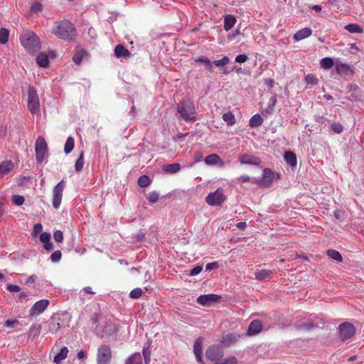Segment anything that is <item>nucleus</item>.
<instances>
[{"instance_id":"nucleus-10","label":"nucleus","mask_w":364,"mask_h":364,"mask_svg":"<svg viewBox=\"0 0 364 364\" xmlns=\"http://www.w3.org/2000/svg\"><path fill=\"white\" fill-rule=\"evenodd\" d=\"M223 350L221 348L213 345L209 346L205 351L206 358L211 361L218 362L223 356Z\"/></svg>"},{"instance_id":"nucleus-29","label":"nucleus","mask_w":364,"mask_h":364,"mask_svg":"<svg viewBox=\"0 0 364 364\" xmlns=\"http://www.w3.org/2000/svg\"><path fill=\"white\" fill-rule=\"evenodd\" d=\"M68 353V349L67 347L64 346L60 348V352L54 357L53 361L56 364H59L62 360H65Z\"/></svg>"},{"instance_id":"nucleus-45","label":"nucleus","mask_w":364,"mask_h":364,"mask_svg":"<svg viewBox=\"0 0 364 364\" xmlns=\"http://www.w3.org/2000/svg\"><path fill=\"white\" fill-rule=\"evenodd\" d=\"M237 360L235 357H230L225 359H220L219 361L214 363V364H237Z\"/></svg>"},{"instance_id":"nucleus-6","label":"nucleus","mask_w":364,"mask_h":364,"mask_svg":"<svg viewBox=\"0 0 364 364\" xmlns=\"http://www.w3.org/2000/svg\"><path fill=\"white\" fill-rule=\"evenodd\" d=\"M339 336L342 341L353 337L355 334L354 326L348 322H344L338 326Z\"/></svg>"},{"instance_id":"nucleus-56","label":"nucleus","mask_w":364,"mask_h":364,"mask_svg":"<svg viewBox=\"0 0 364 364\" xmlns=\"http://www.w3.org/2000/svg\"><path fill=\"white\" fill-rule=\"evenodd\" d=\"M19 324V321L16 319L7 320L5 322V326L8 328H15Z\"/></svg>"},{"instance_id":"nucleus-8","label":"nucleus","mask_w":364,"mask_h":364,"mask_svg":"<svg viewBox=\"0 0 364 364\" xmlns=\"http://www.w3.org/2000/svg\"><path fill=\"white\" fill-rule=\"evenodd\" d=\"M65 188V181L62 180L53 189V206L58 209L61 203L63 192Z\"/></svg>"},{"instance_id":"nucleus-61","label":"nucleus","mask_w":364,"mask_h":364,"mask_svg":"<svg viewBox=\"0 0 364 364\" xmlns=\"http://www.w3.org/2000/svg\"><path fill=\"white\" fill-rule=\"evenodd\" d=\"M219 267L218 263L216 262L208 263L205 266L206 270H211L213 269H216Z\"/></svg>"},{"instance_id":"nucleus-2","label":"nucleus","mask_w":364,"mask_h":364,"mask_svg":"<svg viewBox=\"0 0 364 364\" xmlns=\"http://www.w3.org/2000/svg\"><path fill=\"white\" fill-rule=\"evenodd\" d=\"M21 46L29 53H33L41 48L38 37L31 31L25 30L20 36Z\"/></svg>"},{"instance_id":"nucleus-37","label":"nucleus","mask_w":364,"mask_h":364,"mask_svg":"<svg viewBox=\"0 0 364 364\" xmlns=\"http://www.w3.org/2000/svg\"><path fill=\"white\" fill-rule=\"evenodd\" d=\"M60 328V323L52 318L48 323V329L51 333H56Z\"/></svg>"},{"instance_id":"nucleus-17","label":"nucleus","mask_w":364,"mask_h":364,"mask_svg":"<svg viewBox=\"0 0 364 364\" xmlns=\"http://www.w3.org/2000/svg\"><path fill=\"white\" fill-rule=\"evenodd\" d=\"M239 160L242 164L258 165L260 163L259 158L246 154L240 156Z\"/></svg>"},{"instance_id":"nucleus-50","label":"nucleus","mask_w":364,"mask_h":364,"mask_svg":"<svg viewBox=\"0 0 364 364\" xmlns=\"http://www.w3.org/2000/svg\"><path fill=\"white\" fill-rule=\"evenodd\" d=\"M331 130H333L335 133L340 134L343 132V125L340 123H333L331 126Z\"/></svg>"},{"instance_id":"nucleus-47","label":"nucleus","mask_w":364,"mask_h":364,"mask_svg":"<svg viewBox=\"0 0 364 364\" xmlns=\"http://www.w3.org/2000/svg\"><path fill=\"white\" fill-rule=\"evenodd\" d=\"M24 201H25V198L22 196H20V195L12 196V202L14 204H15L16 205H23Z\"/></svg>"},{"instance_id":"nucleus-60","label":"nucleus","mask_w":364,"mask_h":364,"mask_svg":"<svg viewBox=\"0 0 364 364\" xmlns=\"http://www.w3.org/2000/svg\"><path fill=\"white\" fill-rule=\"evenodd\" d=\"M7 289L11 292H18L21 291V287L16 284H9Z\"/></svg>"},{"instance_id":"nucleus-1","label":"nucleus","mask_w":364,"mask_h":364,"mask_svg":"<svg viewBox=\"0 0 364 364\" xmlns=\"http://www.w3.org/2000/svg\"><path fill=\"white\" fill-rule=\"evenodd\" d=\"M52 33L58 38L67 41H73L77 36L74 24L68 20L55 21Z\"/></svg>"},{"instance_id":"nucleus-41","label":"nucleus","mask_w":364,"mask_h":364,"mask_svg":"<svg viewBox=\"0 0 364 364\" xmlns=\"http://www.w3.org/2000/svg\"><path fill=\"white\" fill-rule=\"evenodd\" d=\"M222 118L228 125H233L235 123V116L230 112L224 113Z\"/></svg>"},{"instance_id":"nucleus-12","label":"nucleus","mask_w":364,"mask_h":364,"mask_svg":"<svg viewBox=\"0 0 364 364\" xmlns=\"http://www.w3.org/2000/svg\"><path fill=\"white\" fill-rule=\"evenodd\" d=\"M274 180V173L269 168H264L261 180L253 178L252 183L264 186H269Z\"/></svg>"},{"instance_id":"nucleus-49","label":"nucleus","mask_w":364,"mask_h":364,"mask_svg":"<svg viewBox=\"0 0 364 364\" xmlns=\"http://www.w3.org/2000/svg\"><path fill=\"white\" fill-rule=\"evenodd\" d=\"M305 81L307 84L311 85H315L318 83V79L312 74L307 75L305 77Z\"/></svg>"},{"instance_id":"nucleus-39","label":"nucleus","mask_w":364,"mask_h":364,"mask_svg":"<svg viewBox=\"0 0 364 364\" xmlns=\"http://www.w3.org/2000/svg\"><path fill=\"white\" fill-rule=\"evenodd\" d=\"M326 254L329 257L335 259L337 262L343 261V257H342V255H341V253L335 250H332V249L328 250L326 252Z\"/></svg>"},{"instance_id":"nucleus-13","label":"nucleus","mask_w":364,"mask_h":364,"mask_svg":"<svg viewBox=\"0 0 364 364\" xmlns=\"http://www.w3.org/2000/svg\"><path fill=\"white\" fill-rule=\"evenodd\" d=\"M50 304L49 300L42 299L36 302L30 309L31 316H38L42 314L48 306Z\"/></svg>"},{"instance_id":"nucleus-15","label":"nucleus","mask_w":364,"mask_h":364,"mask_svg":"<svg viewBox=\"0 0 364 364\" xmlns=\"http://www.w3.org/2000/svg\"><path fill=\"white\" fill-rule=\"evenodd\" d=\"M220 296L217 294H204L197 298V302L203 306H209L212 303L218 301Z\"/></svg>"},{"instance_id":"nucleus-7","label":"nucleus","mask_w":364,"mask_h":364,"mask_svg":"<svg viewBox=\"0 0 364 364\" xmlns=\"http://www.w3.org/2000/svg\"><path fill=\"white\" fill-rule=\"evenodd\" d=\"M225 200V196L220 188L213 193H210L205 198L206 203L212 206L220 205Z\"/></svg>"},{"instance_id":"nucleus-36","label":"nucleus","mask_w":364,"mask_h":364,"mask_svg":"<svg viewBox=\"0 0 364 364\" xmlns=\"http://www.w3.org/2000/svg\"><path fill=\"white\" fill-rule=\"evenodd\" d=\"M220 161V158L215 154H212L205 158V162L208 165H215Z\"/></svg>"},{"instance_id":"nucleus-19","label":"nucleus","mask_w":364,"mask_h":364,"mask_svg":"<svg viewBox=\"0 0 364 364\" xmlns=\"http://www.w3.org/2000/svg\"><path fill=\"white\" fill-rule=\"evenodd\" d=\"M312 33V30L310 28H304L298 31L294 35V38L296 41H300L310 36Z\"/></svg>"},{"instance_id":"nucleus-57","label":"nucleus","mask_w":364,"mask_h":364,"mask_svg":"<svg viewBox=\"0 0 364 364\" xmlns=\"http://www.w3.org/2000/svg\"><path fill=\"white\" fill-rule=\"evenodd\" d=\"M248 57L246 54H240L236 56L235 61L239 63H245L247 60Z\"/></svg>"},{"instance_id":"nucleus-26","label":"nucleus","mask_w":364,"mask_h":364,"mask_svg":"<svg viewBox=\"0 0 364 364\" xmlns=\"http://www.w3.org/2000/svg\"><path fill=\"white\" fill-rule=\"evenodd\" d=\"M236 23V18L231 14H228L225 16L224 18V29L225 31L230 30L232 27H234Z\"/></svg>"},{"instance_id":"nucleus-21","label":"nucleus","mask_w":364,"mask_h":364,"mask_svg":"<svg viewBox=\"0 0 364 364\" xmlns=\"http://www.w3.org/2000/svg\"><path fill=\"white\" fill-rule=\"evenodd\" d=\"M237 341L236 336L233 334H225L222 336L220 343L223 346H230V345L235 343Z\"/></svg>"},{"instance_id":"nucleus-44","label":"nucleus","mask_w":364,"mask_h":364,"mask_svg":"<svg viewBox=\"0 0 364 364\" xmlns=\"http://www.w3.org/2000/svg\"><path fill=\"white\" fill-rule=\"evenodd\" d=\"M84 166V154L81 152L78 159L75 162V168L77 171H80Z\"/></svg>"},{"instance_id":"nucleus-31","label":"nucleus","mask_w":364,"mask_h":364,"mask_svg":"<svg viewBox=\"0 0 364 364\" xmlns=\"http://www.w3.org/2000/svg\"><path fill=\"white\" fill-rule=\"evenodd\" d=\"M126 364H143L141 355L139 353L132 354L127 358Z\"/></svg>"},{"instance_id":"nucleus-48","label":"nucleus","mask_w":364,"mask_h":364,"mask_svg":"<svg viewBox=\"0 0 364 364\" xmlns=\"http://www.w3.org/2000/svg\"><path fill=\"white\" fill-rule=\"evenodd\" d=\"M230 62V59L228 57L225 56L220 60H214L212 63L215 65L216 67L223 66L227 65Z\"/></svg>"},{"instance_id":"nucleus-27","label":"nucleus","mask_w":364,"mask_h":364,"mask_svg":"<svg viewBox=\"0 0 364 364\" xmlns=\"http://www.w3.org/2000/svg\"><path fill=\"white\" fill-rule=\"evenodd\" d=\"M264 119L259 114H254L249 121V126L250 127H259L263 124Z\"/></svg>"},{"instance_id":"nucleus-40","label":"nucleus","mask_w":364,"mask_h":364,"mask_svg":"<svg viewBox=\"0 0 364 364\" xmlns=\"http://www.w3.org/2000/svg\"><path fill=\"white\" fill-rule=\"evenodd\" d=\"M9 36V31L6 28L0 29V43L6 44L8 42Z\"/></svg>"},{"instance_id":"nucleus-34","label":"nucleus","mask_w":364,"mask_h":364,"mask_svg":"<svg viewBox=\"0 0 364 364\" xmlns=\"http://www.w3.org/2000/svg\"><path fill=\"white\" fill-rule=\"evenodd\" d=\"M321 67L325 70H329L333 67L334 62L331 58L326 57L321 59L320 62Z\"/></svg>"},{"instance_id":"nucleus-23","label":"nucleus","mask_w":364,"mask_h":364,"mask_svg":"<svg viewBox=\"0 0 364 364\" xmlns=\"http://www.w3.org/2000/svg\"><path fill=\"white\" fill-rule=\"evenodd\" d=\"M273 272L269 269H262L255 272V277L260 281L269 279L272 277Z\"/></svg>"},{"instance_id":"nucleus-33","label":"nucleus","mask_w":364,"mask_h":364,"mask_svg":"<svg viewBox=\"0 0 364 364\" xmlns=\"http://www.w3.org/2000/svg\"><path fill=\"white\" fill-rule=\"evenodd\" d=\"M195 62L203 63L208 71L213 72V63L208 58L202 56L196 58Z\"/></svg>"},{"instance_id":"nucleus-4","label":"nucleus","mask_w":364,"mask_h":364,"mask_svg":"<svg viewBox=\"0 0 364 364\" xmlns=\"http://www.w3.org/2000/svg\"><path fill=\"white\" fill-rule=\"evenodd\" d=\"M28 109L31 114L38 113L40 111V102L36 90L33 87H29L28 90Z\"/></svg>"},{"instance_id":"nucleus-18","label":"nucleus","mask_w":364,"mask_h":364,"mask_svg":"<svg viewBox=\"0 0 364 364\" xmlns=\"http://www.w3.org/2000/svg\"><path fill=\"white\" fill-rule=\"evenodd\" d=\"M114 55L118 58H128L130 57L131 53L123 45L119 44L114 48Z\"/></svg>"},{"instance_id":"nucleus-38","label":"nucleus","mask_w":364,"mask_h":364,"mask_svg":"<svg viewBox=\"0 0 364 364\" xmlns=\"http://www.w3.org/2000/svg\"><path fill=\"white\" fill-rule=\"evenodd\" d=\"M74 145H75V140H74V139L72 136H69L67 139V140L65 141V144L64 152L66 154H70L73 151V149L74 148Z\"/></svg>"},{"instance_id":"nucleus-14","label":"nucleus","mask_w":364,"mask_h":364,"mask_svg":"<svg viewBox=\"0 0 364 364\" xmlns=\"http://www.w3.org/2000/svg\"><path fill=\"white\" fill-rule=\"evenodd\" d=\"M117 331V326L112 321L109 320L105 323L102 331L100 333V337H107L114 335Z\"/></svg>"},{"instance_id":"nucleus-5","label":"nucleus","mask_w":364,"mask_h":364,"mask_svg":"<svg viewBox=\"0 0 364 364\" xmlns=\"http://www.w3.org/2000/svg\"><path fill=\"white\" fill-rule=\"evenodd\" d=\"M112 358L111 348L107 345H102L97 349V364H109Z\"/></svg>"},{"instance_id":"nucleus-54","label":"nucleus","mask_w":364,"mask_h":364,"mask_svg":"<svg viewBox=\"0 0 364 364\" xmlns=\"http://www.w3.org/2000/svg\"><path fill=\"white\" fill-rule=\"evenodd\" d=\"M53 238L55 242H61L63 240V234L60 230H56L53 234Z\"/></svg>"},{"instance_id":"nucleus-43","label":"nucleus","mask_w":364,"mask_h":364,"mask_svg":"<svg viewBox=\"0 0 364 364\" xmlns=\"http://www.w3.org/2000/svg\"><path fill=\"white\" fill-rule=\"evenodd\" d=\"M151 183L150 178L145 175L141 176L138 179V184L140 187L144 188L148 186Z\"/></svg>"},{"instance_id":"nucleus-59","label":"nucleus","mask_w":364,"mask_h":364,"mask_svg":"<svg viewBox=\"0 0 364 364\" xmlns=\"http://www.w3.org/2000/svg\"><path fill=\"white\" fill-rule=\"evenodd\" d=\"M202 269H203V268L201 266H196L191 270L189 275L190 276L197 275L202 271Z\"/></svg>"},{"instance_id":"nucleus-16","label":"nucleus","mask_w":364,"mask_h":364,"mask_svg":"<svg viewBox=\"0 0 364 364\" xmlns=\"http://www.w3.org/2000/svg\"><path fill=\"white\" fill-rule=\"evenodd\" d=\"M263 325L259 320H253L249 325L247 334L248 336H254L260 333L262 330Z\"/></svg>"},{"instance_id":"nucleus-63","label":"nucleus","mask_w":364,"mask_h":364,"mask_svg":"<svg viewBox=\"0 0 364 364\" xmlns=\"http://www.w3.org/2000/svg\"><path fill=\"white\" fill-rule=\"evenodd\" d=\"M193 159L195 162H199L203 159V155L200 151H196L194 153Z\"/></svg>"},{"instance_id":"nucleus-46","label":"nucleus","mask_w":364,"mask_h":364,"mask_svg":"<svg viewBox=\"0 0 364 364\" xmlns=\"http://www.w3.org/2000/svg\"><path fill=\"white\" fill-rule=\"evenodd\" d=\"M143 294V291L141 288H135L129 293V296L132 299H139Z\"/></svg>"},{"instance_id":"nucleus-52","label":"nucleus","mask_w":364,"mask_h":364,"mask_svg":"<svg viewBox=\"0 0 364 364\" xmlns=\"http://www.w3.org/2000/svg\"><path fill=\"white\" fill-rule=\"evenodd\" d=\"M159 197V194L156 192L153 191L149 194L147 199L151 203H155L158 200Z\"/></svg>"},{"instance_id":"nucleus-51","label":"nucleus","mask_w":364,"mask_h":364,"mask_svg":"<svg viewBox=\"0 0 364 364\" xmlns=\"http://www.w3.org/2000/svg\"><path fill=\"white\" fill-rule=\"evenodd\" d=\"M61 252L60 250H56L51 254L50 259L53 262H57L61 259Z\"/></svg>"},{"instance_id":"nucleus-24","label":"nucleus","mask_w":364,"mask_h":364,"mask_svg":"<svg viewBox=\"0 0 364 364\" xmlns=\"http://www.w3.org/2000/svg\"><path fill=\"white\" fill-rule=\"evenodd\" d=\"M87 55L88 54L87 51L83 48H80L78 49L73 55V60L75 64L79 65L82 62V59L87 57Z\"/></svg>"},{"instance_id":"nucleus-32","label":"nucleus","mask_w":364,"mask_h":364,"mask_svg":"<svg viewBox=\"0 0 364 364\" xmlns=\"http://www.w3.org/2000/svg\"><path fill=\"white\" fill-rule=\"evenodd\" d=\"M345 29L351 33H363V28L357 23H349L345 26Z\"/></svg>"},{"instance_id":"nucleus-11","label":"nucleus","mask_w":364,"mask_h":364,"mask_svg":"<svg viewBox=\"0 0 364 364\" xmlns=\"http://www.w3.org/2000/svg\"><path fill=\"white\" fill-rule=\"evenodd\" d=\"M336 73L339 75H348L355 73V67L351 64L344 63L341 61L335 63Z\"/></svg>"},{"instance_id":"nucleus-3","label":"nucleus","mask_w":364,"mask_h":364,"mask_svg":"<svg viewBox=\"0 0 364 364\" xmlns=\"http://www.w3.org/2000/svg\"><path fill=\"white\" fill-rule=\"evenodd\" d=\"M177 112L180 114L179 119L186 122L196 120V109L193 103L189 100H182L177 105Z\"/></svg>"},{"instance_id":"nucleus-25","label":"nucleus","mask_w":364,"mask_h":364,"mask_svg":"<svg viewBox=\"0 0 364 364\" xmlns=\"http://www.w3.org/2000/svg\"><path fill=\"white\" fill-rule=\"evenodd\" d=\"M181 164L178 163H173L170 164H166L162 166V170L166 173H176L181 169Z\"/></svg>"},{"instance_id":"nucleus-64","label":"nucleus","mask_w":364,"mask_h":364,"mask_svg":"<svg viewBox=\"0 0 364 364\" xmlns=\"http://www.w3.org/2000/svg\"><path fill=\"white\" fill-rule=\"evenodd\" d=\"M43 247H44L47 251H50V250H53V243L50 241V242H48V243H44Z\"/></svg>"},{"instance_id":"nucleus-9","label":"nucleus","mask_w":364,"mask_h":364,"mask_svg":"<svg viewBox=\"0 0 364 364\" xmlns=\"http://www.w3.org/2000/svg\"><path fill=\"white\" fill-rule=\"evenodd\" d=\"M35 149L36 160L38 162H41L43 160L48 150L47 144L44 138L39 136L36 139Z\"/></svg>"},{"instance_id":"nucleus-35","label":"nucleus","mask_w":364,"mask_h":364,"mask_svg":"<svg viewBox=\"0 0 364 364\" xmlns=\"http://www.w3.org/2000/svg\"><path fill=\"white\" fill-rule=\"evenodd\" d=\"M41 325H37V324L32 325L28 331V337L29 338H31V337L35 338V337L38 336L41 333Z\"/></svg>"},{"instance_id":"nucleus-22","label":"nucleus","mask_w":364,"mask_h":364,"mask_svg":"<svg viewBox=\"0 0 364 364\" xmlns=\"http://www.w3.org/2000/svg\"><path fill=\"white\" fill-rule=\"evenodd\" d=\"M14 168V164L11 161H4L0 164V177L9 173Z\"/></svg>"},{"instance_id":"nucleus-58","label":"nucleus","mask_w":364,"mask_h":364,"mask_svg":"<svg viewBox=\"0 0 364 364\" xmlns=\"http://www.w3.org/2000/svg\"><path fill=\"white\" fill-rule=\"evenodd\" d=\"M237 181H239L240 183H247L250 181L252 183L253 178H251L248 176L244 175L238 177L237 178Z\"/></svg>"},{"instance_id":"nucleus-30","label":"nucleus","mask_w":364,"mask_h":364,"mask_svg":"<svg viewBox=\"0 0 364 364\" xmlns=\"http://www.w3.org/2000/svg\"><path fill=\"white\" fill-rule=\"evenodd\" d=\"M37 64L42 68L48 67L49 64V60L48 55L45 53H39L36 57Z\"/></svg>"},{"instance_id":"nucleus-28","label":"nucleus","mask_w":364,"mask_h":364,"mask_svg":"<svg viewBox=\"0 0 364 364\" xmlns=\"http://www.w3.org/2000/svg\"><path fill=\"white\" fill-rule=\"evenodd\" d=\"M284 159L286 162L292 167L296 166L297 164L296 154L291 151L285 152Z\"/></svg>"},{"instance_id":"nucleus-62","label":"nucleus","mask_w":364,"mask_h":364,"mask_svg":"<svg viewBox=\"0 0 364 364\" xmlns=\"http://www.w3.org/2000/svg\"><path fill=\"white\" fill-rule=\"evenodd\" d=\"M42 229H43V226L41 223H37L36 225H34V227H33V233L35 235H37L38 233H40L41 231H42Z\"/></svg>"},{"instance_id":"nucleus-42","label":"nucleus","mask_w":364,"mask_h":364,"mask_svg":"<svg viewBox=\"0 0 364 364\" xmlns=\"http://www.w3.org/2000/svg\"><path fill=\"white\" fill-rule=\"evenodd\" d=\"M42 10H43V5L41 3H39L38 1H35L31 4V8H30V11L31 14H38L40 12L42 11Z\"/></svg>"},{"instance_id":"nucleus-55","label":"nucleus","mask_w":364,"mask_h":364,"mask_svg":"<svg viewBox=\"0 0 364 364\" xmlns=\"http://www.w3.org/2000/svg\"><path fill=\"white\" fill-rule=\"evenodd\" d=\"M40 240L43 243H48L50 241V235L48 232H42L40 235Z\"/></svg>"},{"instance_id":"nucleus-53","label":"nucleus","mask_w":364,"mask_h":364,"mask_svg":"<svg viewBox=\"0 0 364 364\" xmlns=\"http://www.w3.org/2000/svg\"><path fill=\"white\" fill-rule=\"evenodd\" d=\"M149 347L144 348L142 350L143 357L144 359L145 364H149L150 362V352L148 350Z\"/></svg>"},{"instance_id":"nucleus-20","label":"nucleus","mask_w":364,"mask_h":364,"mask_svg":"<svg viewBox=\"0 0 364 364\" xmlns=\"http://www.w3.org/2000/svg\"><path fill=\"white\" fill-rule=\"evenodd\" d=\"M193 351L197 361L202 363V341L200 338H197L194 342Z\"/></svg>"}]
</instances>
